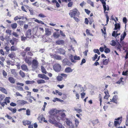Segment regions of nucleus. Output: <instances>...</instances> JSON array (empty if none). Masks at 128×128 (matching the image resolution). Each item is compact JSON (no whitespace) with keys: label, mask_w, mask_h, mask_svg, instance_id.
Instances as JSON below:
<instances>
[{"label":"nucleus","mask_w":128,"mask_h":128,"mask_svg":"<svg viewBox=\"0 0 128 128\" xmlns=\"http://www.w3.org/2000/svg\"><path fill=\"white\" fill-rule=\"evenodd\" d=\"M10 97H6L4 99V101L6 102H7L8 103H9L10 102Z\"/></svg>","instance_id":"obj_40"},{"label":"nucleus","mask_w":128,"mask_h":128,"mask_svg":"<svg viewBox=\"0 0 128 128\" xmlns=\"http://www.w3.org/2000/svg\"><path fill=\"white\" fill-rule=\"evenodd\" d=\"M0 90L2 92L7 94V92L6 89L4 88L0 87Z\"/></svg>","instance_id":"obj_23"},{"label":"nucleus","mask_w":128,"mask_h":128,"mask_svg":"<svg viewBox=\"0 0 128 128\" xmlns=\"http://www.w3.org/2000/svg\"><path fill=\"white\" fill-rule=\"evenodd\" d=\"M80 59V57L76 56H75L73 57V56L72 55L70 58V60L71 62L73 63L76 62V60H79Z\"/></svg>","instance_id":"obj_5"},{"label":"nucleus","mask_w":128,"mask_h":128,"mask_svg":"<svg viewBox=\"0 0 128 128\" xmlns=\"http://www.w3.org/2000/svg\"><path fill=\"white\" fill-rule=\"evenodd\" d=\"M51 34V32L50 30L49 29L46 28L45 29V34L47 36L50 35Z\"/></svg>","instance_id":"obj_19"},{"label":"nucleus","mask_w":128,"mask_h":128,"mask_svg":"<svg viewBox=\"0 0 128 128\" xmlns=\"http://www.w3.org/2000/svg\"><path fill=\"white\" fill-rule=\"evenodd\" d=\"M69 14L71 17L75 16L79 17L80 14L78 10L76 8H75L73 10H70Z\"/></svg>","instance_id":"obj_2"},{"label":"nucleus","mask_w":128,"mask_h":128,"mask_svg":"<svg viewBox=\"0 0 128 128\" xmlns=\"http://www.w3.org/2000/svg\"><path fill=\"white\" fill-rule=\"evenodd\" d=\"M17 26V24L16 23L12 24L11 25V27L12 29H15Z\"/></svg>","instance_id":"obj_31"},{"label":"nucleus","mask_w":128,"mask_h":128,"mask_svg":"<svg viewBox=\"0 0 128 128\" xmlns=\"http://www.w3.org/2000/svg\"><path fill=\"white\" fill-rule=\"evenodd\" d=\"M31 58V57H29L28 58L26 57L25 58L24 61L26 62L28 64L31 63V62L30 60V59Z\"/></svg>","instance_id":"obj_20"},{"label":"nucleus","mask_w":128,"mask_h":128,"mask_svg":"<svg viewBox=\"0 0 128 128\" xmlns=\"http://www.w3.org/2000/svg\"><path fill=\"white\" fill-rule=\"evenodd\" d=\"M126 35V33L125 32H124L123 36H122V35L121 36V38H120V40L121 41H122L124 39Z\"/></svg>","instance_id":"obj_35"},{"label":"nucleus","mask_w":128,"mask_h":128,"mask_svg":"<svg viewBox=\"0 0 128 128\" xmlns=\"http://www.w3.org/2000/svg\"><path fill=\"white\" fill-rule=\"evenodd\" d=\"M22 123L24 126H26L31 124L32 122L28 120H24L22 121Z\"/></svg>","instance_id":"obj_13"},{"label":"nucleus","mask_w":128,"mask_h":128,"mask_svg":"<svg viewBox=\"0 0 128 128\" xmlns=\"http://www.w3.org/2000/svg\"><path fill=\"white\" fill-rule=\"evenodd\" d=\"M34 21L37 22L38 24H44V23L41 20H39L37 19H36L34 20Z\"/></svg>","instance_id":"obj_42"},{"label":"nucleus","mask_w":128,"mask_h":128,"mask_svg":"<svg viewBox=\"0 0 128 128\" xmlns=\"http://www.w3.org/2000/svg\"><path fill=\"white\" fill-rule=\"evenodd\" d=\"M101 2L103 6L104 9V12H105L106 10V0H99Z\"/></svg>","instance_id":"obj_11"},{"label":"nucleus","mask_w":128,"mask_h":128,"mask_svg":"<svg viewBox=\"0 0 128 128\" xmlns=\"http://www.w3.org/2000/svg\"><path fill=\"white\" fill-rule=\"evenodd\" d=\"M56 79L58 81H61L63 79V78L61 76H58L56 77Z\"/></svg>","instance_id":"obj_43"},{"label":"nucleus","mask_w":128,"mask_h":128,"mask_svg":"<svg viewBox=\"0 0 128 128\" xmlns=\"http://www.w3.org/2000/svg\"><path fill=\"white\" fill-rule=\"evenodd\" d=\"M12 34L13 36H14L15 37L18 38V36H19V35L17 34V33L16 32H12Z\"/></svg>","instance_id":"obj_57"},{"label":"nucleus","mask_w":128,"mask_h":128,"mask_svg":"<svg viewBox=\"0 0 128 128\" xmlns=\"http://www.w3.org/2000/svg\"><path fill=\"white\" fill-rule=\"evenodd\" d=\"M15 53L14 52H12L8 55V56L11 58H13L15 57Z\"/></svg>","instance_id":"obj_27"},{"label":"nucleus","mask_w":128,"mask_h":128,"mask_svg":"<svg viewBox=\"0 0 128 128\" xmlns=\"http://www.w3.org/2000/svg\"><path fill=\"white\" fill-rule=\"evenodd\" d=\"M65 122L68 126H71L72 127H71V128H74V126L72 125V122L68 119L66 118Z\"/></svg>","instance_id":"obj_10"},{"label":"nucleus","mask_w":128,"mask_h":128,"mask_svg":"<svg viewBox=\"0 0 128 128\" xmlns=\"http://www.w3.org/2000/svg\"><path fill=\"white\" fill-rule=\"evenodd\" d=\"M49 122L50 123L54 124V126L56 127L59 128H64V127L63 126L62 124L56 121L54 119H52L50 120Z\"/></svg>","instance_id":"obj_3"},{"label":"nucleus","mask_w":128,"mask_h":128,"mask_svg":"<svg viewBox=\"0 0 128 128\" xmlns=\"http://www.w3.org/2000/svg\"><path fill=\"white\" fill-rule=\"evenodd\" d=\"M22 70L24 71H26L28 70L27 66L25 64H23L21 66Z\"/></svg>","instance_id":"obj_18"},{"label":"nucleus","mask_w":128,"mask_h":128,"mask_svg":"<svg viewBox=\"0 0 128 128\" xmlns=\"http://www.w3.org/2000/svg\"><path fill=\"white\" fill-rule=\"evenodd\" d=\"M116 47L117 50H120V51L122 46L120 43H119L118 44L116 45Z\"/></svg>","instance_id":"obj_41"},{"label":"nucleus","mask_w":128,"mask_h":128,"mask_svg":"<svg viewBox=\"0 0 128 128\" xmlns=\"http://www.w3.org/2000/svg\"><path fill=\"white\" fill-rule=\"evenodd\" d=\"M94 52L95 53H97L98 55L100 54V52L98 49H94L93 50Z\"/></svg>","instance_id":"obj_50"},{"label":"nucleus","mask_w":128,"mask_h":128,"mask_svg":"<svg viewBox=\"0 0 128 128\" xmlns=\"http://www.w3.org/2000/svg\"><path fill=\"white\" fill-rule=\"evenodd\" d=\"M5 97V95L3 94H0V102L4 100Z\"/></svg>","instance_id":"obj_34"},{"label":"nucleus","mask_w":128,"mask_h":128,"mask_svg":"<svg viewBox=\"0 0 128 128\" xmlns=\"http://www.w3.org/2000/svg\"><path fill=\"white\" fill-rule=\"evenodd\" d=\"M2 74L4 77L5 78H6L7 76V74L6 72L4 70H3Z\"/></svg>","instance_id":"obj_45"},{"label":"nucleus","mask_w":128,"mask_h":128,"mask_svg":"<svg viewBox=\"0 0 128 128\" xmlns=\"http://www.w3.org/2000/svg\"><path fill=\"white\" fill-rule=\"evenodd\" d=\"M35 82L34 80L30 81L27 80L25 82L27 84H32L34 83Z\"/></svg>","instance_id":"obj_39"},{"label":"nucleus","mask_w":128,"mask_h":128,"mask_svg":"<svg viewBox=\"0 0 128 128\" xmlns=\"http://www.w3.org/2000/svg\"><path fill=\"white\" fill-rule=\"evenodd\" d=\"M38 16L41 18H44L46 17V16L44 14L42 13L39 14Z\"/></svg>","instance_id":"obj_64"},{"label":"nucleus","mask_w":128,"mask_h":128,"mask_svg":"<svg viewBox=\"0 0 128 128\" xmlns=\"http://www.w3.org/2000/svg\"><path fill=\"white\" fill-rule=\"evenodd\" d=\"M109 62V58L108 59H104L103 60V64L104 65H106L108 64Z\"/></svg>","instance_id":"obj_24"},{"label":"nucleus","mask_w":128,"mask_h":128,"mask_svg":"<svg viewBox=\"0 0 128 128\" xmlns=\"http://www.w3.org/2000/svg\"><path fill=\"white\" fill-rule=\"evenodd\" d=\"M58 111L55 109L51 110L50 111V112L51 114V116L50 118L49 119L48 121L52 119H54L56 121L55 119V118L56 119L58 122L60 121V120L58 118Z\"/></svg>","instance_id":"obj_1"},{"label":"nucleus","mask_w":128,"mask_h":128,"mask_svg":"<svg viewBox=\"0 0 128 128\" xmlns=\"http://www.w3.org/2000/svg\"><path fill=\"white\" fill-rule=\"evenodd\" d=\"M56 43L57 45L63 44L64 43V41L63 40H58L56 41Z\"/></svg>","instance_id":"obj_16"},{"label":"nucleus","mask_w":128,"mask_h":128,"mask_svg":"<svg viewBox=\"0 0 128 128\" xmlns=\"http://www.w3.org/2000/svg\"><path fill=\"white\" fill-rule=\"evenodd\" d=\"M118 99V96L116 95H115L113 96L112 99V100L110 99V102H112L117 104V100Z\"/></svg>","instance_id":"obj_12"},{"label":"nucleus","mask_w":128,"mask_h":128,"mask_svg":"<svg viewBox=\"0 0 128 128\" xmlns=\"http://www.w3.org/2000/svg\"><path fill=\"white\" fill-rule=\"evenodd\" d=\"M21 40L22 41H24L26 39V37H25L24 36H22L21 37Z\"/></svg>","instance_id":"obj_59"},{"label":"nucleus","mask_w":128,"mask_h":128,"mask_svg":"<svg viewBox=\"0 0 128 128\" xmlns=\"http://www.w3.org/2000/svg\"><path fill=\"white\" fill-rule=\"evenodd\" d=\"M111 42V43L110 44L112 46H115L116 45V42L114 40H112Z\"/></svg>","instance_id":"obj_51"},{"label":"nucleus","mask_w":128,"mask_h":128,"mask_svg":"<svg viewBox=\"0 0 128 128\" xmlns=\"http://www.w3.org/2000/svg\"><path fill=\"white\" fill-rule=\"evenodd\" d=\"M104 51L106 53H108L110 52V50L109 48H107L105 49Z\"/></svg>","instance_id":"obj_56"},{"label":"nucleus","mask_w":128,"mask_h":128,"mask_svg":"<svg viewBox=\"0 0 128 128\" xmlns=\"http://www.w3.org/2000/svg\"><path fill=\"white\" fill-rule=\"evenodd\" d=\"M17 104L19 105L23 106L27 104V102L24 100H18L17 101Z\"/></svg>","instance_id":"obj_9"},{"label":"nucleus","mask_w":128,"mask_h":128,"mask_svg":"<svg viewBox=\"0 0 128 128\" xmlns=\"http://www.w3.org/2000/svg\"><path fill=\"white\" fill-rule=\"evenodd\" d=\"M19 74L21 76L22 78H24L25 77V73L21 70L20 71Z\"/></svg>","instance_id":"obj_30"},{"label":"nucleus","mask_w":128,"mask_h":128,"mask_svg":"<svg viewBox=\"0 0 128 128\" xmlns=\"http://www.w3.org/2000/svg\"><path fill=\"white\" fill-rule=\"evenodd\" d=\"M103 29L104 30V31L102 29H101V30L102 31V33L104 34V36L105 37V36H106V28L105 27H103Z\"/></svg>","instance_id":"obj_37"},{"label":"nucleus","mask_w":128,"mask_h":128,"mask_svg":"<svg viewBox=\"0 0 128 128\" xmlns=\"http://www.w3.org/2000/svg\"><path fill=\"white\" fill-rule=\"evenodd\" d=\"M73 3L72 2H69L68 4V7H72L73 5Z\"/></svg>","instance_id":"obj_48"},{"label":"nucleus","mask_w":128,"mask_h":128,"mask_svg":"<svg viewBox=\"0 0 128 128\" xmlns=\"http://www.w3.org/2000/svg\"><path fill=\"white\" fill-rule=\"evenodd\" d=\"M37 82L38 84L44 83L45 82V81L42 79L38 80H37Z\"/></svg>","instance_id":"obj_32"},{"label":"nucleus","mask_w":128,"mask_h":128,"mask_svg":"<svg viewBox=\"0 0 128 128\" xmlns=\"http://www.w3.org/2000/svg\"><path fill=\"white\" fill-rule=\"evenodd\" d=\"M92 122L94 124H96L98 123V120L97 119L94 120L92 121Z\"/></svg>","instance_id":"obj_52"},{"label":"nucleus","mask_w":128,"mask_h":128,"mask_svg":"<svg viewBox=\"0 0 128 128\" xmlns=\"http://www.w3.org/2000/svg\"><path fill=\"white\" fill-rule=\"evenodd\" d=\"M30 47H27L24 50V51L26 52H27L30 51Z\"/></svg>","instance_id":"obj_53"},{"label":"nucleus","mask_w":128,"mask_h":128,"mask_svg":"<svg viewBox=\"0 0 128 128\" xmlns=\"http://www.w3.org/2000/svg\"><path fill=\"white\" fill-rule=\"evenodd\" d=\"M41 69L42 70V72L44 74H46L47 73V72L45 69V68L43 66H41Z\"/></svg>","instance_id":"obj_36"},{"label":"nucleus","mask_w":128,"mask_h":128,"mask_svg":"<svg viewBox=\"0 0 128 128\" xmlns=\"http://www.w3.org/2000/svg\"><path fill=\"white\" fill-rule=\"evenodd\" d=\"M53 69L56 72H59L61 69V66L59 64H56L53 66Z\"/></svg>","instance_id":"obj_7"},{"label":"nucleus","mask_w":128,"mask_h":128,"mask_svg":"<svg viewBox=\"0 0 128 128\" xmlns=\"http://www.w3.org/2000/svg\"><path fill=\"white\" fill-rule=\"evenodd\" d=\"M60 75L62 77V78L64 77L65 78H66L67 77V74H61Z\"/></svg>","instance_id":"obj_62"},{"label":"nucleus","mask_w":128,"mask_h":128,"mask_svg":"<svg viewBox=\"0 0 128 128\" xmlns=\"http://www.w3.org/2000/svg\"><path fill=\"white\" fill-rule=\"evenodd\" d=\"M38 77L39 78L44 79L46 80H48L49 78L46 76L45 74H38Z\"/></svg>","instance_id":"obj_8"},{"label":"nucleus","mask_w":128,"mask_h":128,"mask_svg":"<svg viewBox=\"0 0 128 128\" xmlns=\"http://www.w3.org/2000/svg\"><path fill=\"white\" fill-rule=\"evenodd\" d=\"M11 73L15 76H17V74L15 70L14 69H12L11 70Z\"/></svg>","instance_id":"obj_38"},{"label":"nucleus","mask_w":128,"mask_h":128,"mask_svg":"<svg viewBox=\"0 0 128 128\" xmlns=\"http://www.w3.org/2000/svg\"><path fill=\"white\" fill-rule=\"evenodd\" d=\"M8 103L7 102H6L4 101V102H0V104L2 106L4 107V106L5 104H6V105H7Z\"/></svg>","instance_id":"obj_44"},{"label":"nucleus","mask_w":128,"mask_h":128,"mask_svg":"<svg viewBox=\"0 0 128 128\" xmlns=\"http://www.w3.org/2000/svg\"><path fill=\"white\" fill-rule=\"evenodd\" d=\"M53 36L56 38H58L60 36V34L58 32H55L53 33Z\"/></svg>","instance_id":"obj_17"},{"label":"nucleus","mask_w":128,"mask_h":128,"mask_svg":"<svg viewBox=\"0 0 128 128\" xmlns=\"http://www.w3.org/2000/svg\"><path fill=\"white\" fill-rule=\"evenodd\" d=\"M98 98L99 99V100L100 101V105L101 106V103L102 102V95L100 94L99 95V97H98Z\"/></svg>","instance_id":"obj_49"},{"label":"nucleus","mask_w":128,"mask_h":128,"mask_svg":"<svg viewBox=\"0 0 128 128\" xmlns=\"http://www.w3.org/2000/svg\"><path fill=\"white\" fill-rule=\"evenodd\" d=\"M122 122L121 120H120V121H114V125L116 126V127L118 124L120 125V124Z\"/></svg>","instance_id":"obj_26"},{"label":"nucleus","mask_w":128,"mask_h":128,"mask_svg":"<svg viewBox=\"0 0 128 128\" xmlns=\"http://www.w3.org/2000/svg\"><path fill=\"white\" fill-rule=\"evenodd\" d=\"M44 104L43 107L42 108V109L44 111L45 110V108L46 106L47 105V104L46 102H44Z\"/></svg>","instance_id":"obj_55"},{"label":"nucleus","mask_w":128,"mask_h":128,"mask_svg":"<svg viewBox=\"0 0 128 128\" xmlns=\"http://www.w3.org/2000/svg\"><path fill=\"white\" fill-rule=\"evenodd\" d=\"M123 79V78L122 77H121L120 80L116 82V83L117 84H120V83H121L122 82H123L122 81V80Z\"/></svg>","instance_id":"obj_54"},{"label":"nucleus","mask_w":128,"mask_h":128,"mask_svg":"<svg viewBox=\"0 0 128 128\" xmlns=\"http://www.w3.org/2000/svg\"><path fill=\"white\" fill-rule=\"evenodd\" d=\"M104 12V13L105 14V16H106V23L107 24H108V22L109 21V16L108 15V12H106V11H105V12Z\"/></svg>","instance_id":"obj_33"},{"label":"nucleus","mask_w":128,"mask_h":128,"mask_svg":"<svg viewBox=\"0 0 128 128\" xmlns=\"http://www.w3.org/2000/svg\"><path fill=\"white\" fill-rule=\"evenodd\" d=\"M17 22L18 23H19L20 25L21 26V25H23L24 23V22L21 20H19Z\"/></svg>","instance_id":"obj_58"},{"label":"nucleus","mask_w":128,"mask_h":128,"mask_svg":"<svg viewBox=\"0 0 128 128\" xmlns=\"http://www.w3.org/2000/svg\"><path fill=\"white\" fill-rule=\"evenodd\" d=\"M88 19L89 20V23L90 25H91L94 21L93 19L92 18H89Z\"/></svg>","instance_id":"obj_46"},{"label":"nucleus","mask_w":128,"mask_h":128,"mask_svg":"<svg viewBox=\"0 0 128 128\" xmlns=\"http://www.w3.org/2000/svg\"><path fill=\"white\" fill-rule=\"evenodd\" d=\"M72 70L70 67L66 68L65 69V71L66 73H69L72 71Z\"/></svg>","instance_id":"obj_22"},{"label":"nucleus","mask_w":128,"mask_h":128,"mask_svg":"<svg viewBox=\"0 0 128 128\" xmlns=\"http://www.w3.org/2000/svg\"><path fill=\"white\" fill-rule=\"evenodd\" d=\"M84 11L86 13L88 14L89 15L90 13L91 12L90 10H88V9H85Z\"/></svg>","instance_id":"obj_63"},{"label":"nucleus","mask_w":128,"mask_h":128,"mask_svg":"<svg viewBox=\"0 0 128 128\" xmlns=\"http://www.w3.org/2000/svg\"><path fill=\"white\" fill-rule=\"evenodd\" d=\"M31 30L30 29H28L26 32V37L28 38H30L32 37L31 33Z\"/></svg>","instance_id":"obj_14"},{"label":"nucleus","mask_w":128,"mask_h":128,"mask_svg":"<svg viewBox=\"0 0 128 128\" xmlns=\"http://www.w3.org/2000/svg\"><path fill=\"white\" fill-rule=\"evenodd\" d=\"M58 50L61 54L64 55L65 54L66 51L62 48H60L58 49Z\"/></svg>","instance_id":"obj_25"},{"label":"nucleus","mask_w":128,"mask_h":128,"mask_svg":"<svg viewBox=\"0 0 128 128\" xmlns=\"http://www.w3.org/2000/svg\"><path fill=\"white\" fill-rule=\"evenodd\" d=\"M9 109L13 113H14L16 112V110L15 108H9Z\"/></svg>","instance_id":"obj_47"},{"label":"nucleus","mask_w":128,"mask_h":128,"mask_svg":"<svg viewBox=\"0 0 128 128\" xmlns=\"http://www.w3.org/2000/svg\"><path fill=\"white\" fill-rule=\"evenodd\" d=\"M8 80L11 83L14 84L15 82V81L14 78L12 77H9L8 78Z\"/></svg>","instance_id":"obj_21"},{"label":"nucleus","mask_w":128,"mask_h":128,"mask_svg":"<svg viewBox=\"0 0 128 128\" xmlns=\"http://www.w3.org/2000/svg\"><path fill=\"white\" fill-rule=\"evenodd\" d=\"M64 65V66L68 65V66H71L72 64L66 58H64L62 61Z\"/></svg>","instance_id":"obj_6"},{"label":"nucleus","mask_w":128,"mask_h":128,"mask_svg":"<svg viewBox=\"0 0 128 128\" xmlns=\"http://www.w3.org/2000/svg\"><path fill=\"white\" fill-rule=\"evenodd\" d=\"M54 58L57 60H61L62 57L61 56L55 54L54 56Z\"/></svg>","instance_id":"obj_29"},{"label":"nucleus","mask_w":128,"mask_h":128,"mask_svg":"<svg viewBox=\"0 0 128 128\" xmlns=\"http://www.w3.org/2000/svg\"><path fill=\"white\" fill-rule=\"evenodd\" d=\"M10 50L11 51H16L18 50V48L16 46H12L10 47Z\"/></svg>","instance_id":"obj_28"},{"label":"nucleus","mask_w":128,"mask_h":128,"mask_svg":"<svg viewBox=\"0 0 128 128\" xmlns=\"http://www.w3.org/2000/svg\"><path fill=\"white\" fill-rule=\"evenodd\" d=\"M78 113L80 114V112L82 111V110L81 109H74Z\"/></svg>","instance_id":"obj_60"},{"label":"nucleus","mask_w":128,"mask_h":128,"mask_svg":"<svg viewBox=\"0 0 128 128\" xmlns=\"http://www.w3.org/2000/svg\"><path fill=\"white\" fill-rule=\"evenodd\" d=\"M38 62L37 59H36L32 60V67L33 69L35 70L38 67Z\"/></svg>","instance_id":"obj_4"},{"label":"nucleus","mask_w":128,"mask_h":128,"mask_svg":"<svg viewBox=\"0 0 128 128\" xmlns=\"http://www.w3.org/2000/svg\"><path fill=\"white\" fill-rule=\"evenodd\" d=\"M73 18L77 22H79L80 21L79 19L76 16H73Z\"/></svg>","instance_id":"obj_61"},{"label":"nucleus","mask_w":128,"mask_h":128,"mask_svg":"<svg viewBox=\"0 0 128 128\" xmlns=\"http://www.w3.org/2000/svg\"><path fill=\"white\" fill-rule=\"evenodd\" d=\"M112 20H114L116 24H115V28H114V30H117L118 29H120V24L118 23L116 24V21L114 19H112Z\"/></svg>","instance_id":"obj_15"}]
</instances>
